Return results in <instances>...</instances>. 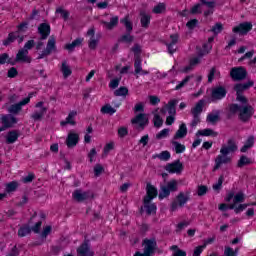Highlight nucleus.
I'll use <instances>...</instances> for the list:
<instances>
[{"mask_svg": "<svg viewBox=\"0 0 256 256\" xmlns=\"http://www.w3.org/2000/svg\"><path fill=\"white\" fill-rule=\"evenodd\" d=\"M120 23H122V25H124L126 28V33H133V23L129 21V17L126 16L125 18L121 19Z\"/></svg>", "mask_w": 256, "mask_h": 256, "instance_id": "obj_39", "label": "nucleus"}, {"mask_svg": "<svg viewBox=\"0 0 256 256\" xmlns=\"http://www.w3.org/2000/svg\"><path fill=\"white\" fill-rule=\"evenodd\" d=\"M140 23L144 29L149 28L151 24V15L147 14L145 11L140 12Z\"/></svg>", "mask_w": 256, "mask_h": 256, "instance_id": "obj_30", "label": "nucleus"}, {"mask_svg": "<svg viewBox=\"0 0 256 256\" xmlns=\"http://www.w3.org/2000/svg\"><path fill=\"white\" fill-rule=\"evenodd\" d=\"M224 255L225 256H237V252L233 250V248L226 246L224 250Z\"/></svg>", "mask_w": 256, "mask_h": 256, "instance_id": "obj_58", "label": "nucleus"}, {"mask_svg": "<svg viewBox=\"0 0 256 256\" xmlns=\"http://www.w3.org/2000/svg\"><path fill=\"white\" fill-rule=\"evenodd\" d=\"M170 249L173 251V256H187V252L181 250L177 245L171 246Z\"/></svg>", "mask_w": 256, "mask_h": 256, "instance_id": "obj_44", "label": "nucleus"}, {"mask_svg": "<svg viewBox=\"0 0 256 256\" xmlns=\"http://www.w3.org/2000/svg\"><path fill=\"white\" fill-rule=\"evenodd\" d=\"M144 209H146L147 215H153L157 211V206L151 203H144Z\"/></svg>", "mask_w": 256, "mask_h": 256, "instance_id": "obj_43", "label": "nucleus"}, {"mask_svg": "<svg viewBox=\"0 0 256 256\" xmlns=\"http://www.w3.org/2000/svg\"><path fill=\"white\" fill-rule=\"evenodd\" d=\"M16 75H19V72L17 71V68L15 67H12L8 70V74L7 76L10 78V79H15V76Z\"/></svg>", "mask_w": 256, "mask_h": 256, "instance_id": "obj_61", "label": "nucleus"}, {"mask_svg": "<svg viewBox=\"0 0 256 256\" xmlns=\"http://www.w3.org/2000/svg\"><path fill=\"white\" fill-rule=\"evenodd\" d=\"M251 29H253L251 22H242L238 26H235L232 31L233 33H238V35H247Z\"/></svg>", "mask_w": 256, "mask_h": 256, "instance_id": "obj_16", "label": "nucleus"}, {"mask_svg": "<svg viewBox=\"0 0 256 256\" xmlns=\"http://www.w3.org/2000/svg\"><path fill=\"white\" fill-rule=\"evenodd\" d=\"M196 135H201V137H217V135H219V133L215 132L213 129L211 128H206L203 130H199Z\"/></svg>", "mask_w": 256, "mask_h": 256, "instance_id": "obj_34", "label": "nucleus"}, {"mask_svg": "<svg viewBox=\"0 0 256 256\" xmlns=\"http://www.w3.org/2000/svg\"><path fill=\"white\" fill-rule=\"evenodd\" d=\"M233 199V203L229 204V209H235V205H239V203H245V194L243 192H238L235 195V192L230 191L227 193L225 201L226 203H231Z\"/></svg>", "mask_w": 256, "mask_h": 256, "instance_id": "obj_6", "label": "nucleus"}, {"mask_svg": "<svg viewBox=\"0 0 256 256\" xmlns=\"http://www.w3.org/2000/svg\"><path fill=\"white\" fill-rule=\"evenodd\" d=\"M38 33L41 35V40L45 41L51 35V26L48 23H41L38 26Z\"/></svg>", "mask_w": 256, "mask_h": 256, "instance_id": "obj_22", "label": "nucleus"}, {"mask_svg": "<svg viewBox=\"0 0 256 256\" xmlns=\"http://www.w3.org/2000/svg\"><path fill=\"white\" fill-rule=\"evenodd\" d=\"M131 123L132 125H138L141 131H143V129L149 125V118L147 117V114L140 113L131 120Z\"/></svg>", "mask_w": 256, "mask_h": 256, "instance_id": "obj_14", "label": "nucleus"}, {"mask_svg": "<svg viewBox=\"0 0 256 256\" xmlns=\"http://www.w3.org/2000/svg\"><path fill=\"white\" fill-rule=\"evenodd\" d=\"M97 43H99V40L95 38H90L88 41L89 49H97Z\"/></svg>", "mask_w": 256, "mask_h": 256, "instance_id": "obj_63", "label": "nucleus"}, {"mask_svg": "<svg viewBox=\"0 0 256 256\" xmlns=\"http://www.w3.org/2000/svg\"><path fill=\"white\" fill-rule=\"evenodd\" d=\"M238 146L235 139L230 138L227 141V144H223L220 153L215 159L214 171H217L222 165H227V163H231V157L227 156L229 153H235L237 151Z\"/></svg>", "mask_w": 256, "mask_h": 256, "instance_id": "obj_2", "label": "nucleus"}, {"mask_svg": "<svg viewBox=\"0 0 256 256\" xmlns=\"http://www.w3.org/2000/svg\"><path fill=\"white\" fill-rule=\"evenodd\" d=\"M5 63H8L10 65H15V62L9 58V54L3 53L0 55V65H5Z\"/></svg>", "mask_w": 256, "mask_h": 256, "instance_id": "obj_42", "label": "nucleus"}, {"mask_svg": "<svg viewBox=\"0 0 256 256\" xmlns=\"http://www.w3.org/2000/svg\"><path fill=\"white\" fill-rule=\"evenodd\" d=\"M212 33H214V35H219V33H221V31H223V24L216 23L212 29H211Z\"/></svg>", "mask_w": 256, "mask_h": 256, "instance_id": "obj_52", "label": "nucleus"}, {"mask_svg": "<svg viewBox=\"0 0 256 256\" xmlns=\"http://www.w3.org/2000/svg\"><path fill=\"white\" fill-rule=\"evenodd\" d=\"M0 123L2 124V129L7 131V129H13L17 125V118L12 114H2L0 117Z\"/></svg>", "mask_w": 256, "mask_h": 256, "instance_id": "obj_7", "label": "nucleus"}, {"mask_svg": "<svg viewBox=\"0 0 256 256\" xmlns=\"http://www.w3.org/2000/svg\"><path fill=\"white\" fill-rule=\"evenodd\" d=\"M104 168L101 166V164H96L94 167V175L95 177H99L101 173H103Z\"/></svg>", "mask_w": 256, "mask_h": 256, "instance_id": "obj_57", "label": "nucleus"}, {"mask_svg": "<svg viewBox=\"0 0 256 256\" xmlns=\"http://www.w3.org/2000/svg\"><path fill=\"white\" fill-rule=\"evenodd\" d=\"M19 139V131L12 130L9 131L6 135V144L7 145H13Z\"/></svg>", "mask_w": 256, "mask_h": 256, "instance_id": "obj_29", "label": "nucleus"}, {"mask_svg": "<svg viewBox=\"0 0 256 256\" xmlns=\"http://www.w3.org/2000/svg\"><path fill=\"white\" fill-rule=\"evenodd\" d=\"M227 97V89L224 86H218L212 89L211 92V102L217 103V101H221V99H225Z\"/></svg>", "mask_w": 256, "mask_h": 256, "instance_id": "obj_10", "label": "nucleus"}, {"mask_svg": "<svg viewBox=\"0 0 256 256\" xmlns=\"http://www.w3.org/2000/svg\"><path fill=\"white\" fill-rule=\"evenodd\" d=\"M205 247H206V244H203L201 246H197L194 249L193 256H201V254L203 253V249H205Z\"/></svg>", "mask_w": 256, "mask_h": 256, "instance_id": "obj_59", "label": "nucleus"}, {"mask_svg": "<svg viewBox=\"0 0 256 256\" xmlns=\"http://www.w3.org/2000/svg\"><path fill=\"white\" fill-rule=\"evenodd\" d=\"M169 128H165L162 131H160L158 134H156V139L161 140L165 139L166 137H169Z\"/></svg>", "mask_w": 256, "mask_h": 256, "instance_id": "obj_51", "label": "nucleus"}, {"mask_svg": "<svg viewBox=\"0 0 256 256\" xmlns=\"http://www.w3.org/2000/svg\"><path fill=\"white\" fill-rule=\"evenodd\" d=\"M191 191L180 192L176 199L171 204V211H177L178 207H185L187 201H189Z\"/></svg>", "mask_w": 256, "mask_h": 256, "instance_id": "obj_5", "label": "nucleus"}, {"mask_svg": "<svg viewBox=\"0 0 256 256\" xmlns=\"http://www.w3.org/2000/svg\"><path fill=\"white\" fill-rule=\"evenodd\" d=\"M60 71L63 74L64 79H67V77H71V74L73 73V71L71 70V67L67 65V61L62 62Z\"/></svg>", "mask_w": 256, "mask_h": 256, "instance_id": "obj_35", "label": "nucleus"}, {"mask_svg": "<svg viewBox=\"0 0 256 256\" xmlns=\"http://www.w3.org/2000/svg\"><path fill=\"white\" fill-rule=\"evenodd\" d=\"M101 24L104 25L106 27V29L111 31L112 29H115V27H117V25H119V17L118 16L112 17L110 19V22L102 20Z\"/></svg>", "mask_w": 256, "mask_h": 256, "instance_id": "obj_31", "label": "nucleus"}, {"mask_svg": "<svg viewBox=\"0 0 256 256\" xmlns=\"http://www.w3.org/2000/svg\"><path fill=\"white\" fill-rule=\"evenodd\" d=\"M114 95L115 97H127V95H129V89L125 86H121L114 91Z\"/></svg>", "mask_w": 256, "mask_h": 256, "instance_id": "obj_40", "label": "nucleus"}, {"mask_svg": "<svg viewBox=\"0 0 256 256\" xmlns=\"http://www.w3.org/2000/svg\"><path fill=\"white\" fill-rule=\"evenodd\" d=\"M198 24H199V20L192 19L186 23V27H188V29L190 30H193L195 29V27H197Z\"/></svg>", "mask_w": 256, "mask_h": 256, "instance_id": "obj_56", "label": "nucleus"}, {"mask_svg": "<svg viewBox=\"0 0 256 256\" xmlns=\"http://www.w3.org/2000/svg\"><path fill=\"white\" fill-rule=\"evenodd\" d=\"M153 123H154V127L159 129V127H163V118H161V116L159 114H155Z\"/></svg>", "mask_w": 256, "mask_h": 256, "instance_id": "obj_49", "label": "nucleus"}, {"mask_svg": "<svg viewBox=\"0 0 256 256\" xmlns=\"http://www.w3.org/2000/svg\"><path fill=\"white\" fill-rule=\"evenodd\" d=\"M185 137H187V124L182 123L176 131L173 139L174 141H177V139H185Z\"/></svg>", "mask_w": 256, "mask_h": 256, "instance_id": "obj_28", "label": "nucleus"}, {"mask_svg": "<svg viewBox=\"0 0 256 256\" xmlns=\"http://www.w3.org/2000/svg\"><path fill=\"white\" fill-rule=\"evenodd\" d=\"M171 42L170 43H165L168 49V53L170 55H173L175 51H177V43H179V34H172L170 35Z\"/></svg>", "mask_w": 256, "mask_h": 256, "instance_id": "obj_23", "label": "nucleus"}, {"mask_svg": "<svg viewBox=\"0 0 256 256\" xmlns=\"http://www.w3.org/2000/svg\"><path fill=\"white\" fill-rule=\"evenodd\" d=\"M43 105H44L43 101H40L35 105L36 109H40V110H35L31 114V119H33V121H42L43 117L47 115V107Z\"/></svg>", "mask_w": 256, "mask_h": 256, "instance_id": "obj_11", "label": "nucleus"}, {"mask_svg": "<svg viewBox=\"0 0 256 256\" xmlns=\"http://www.w3.org/2000/svg\"><path fill=\"white\" fill-rule=\"evenodd\" d=\"M230 77L233 81H245L247 79V69L243 66L233 67L230 70Z\"/></svg>", "mask_w": 256, "mask_h": 256, "instance_id": "obj_8", "label": "nucleus"}, {"mask_svg": "<svg viewBox=\"0 0 256 256\" xmlns=\"http://www.w3.org/2000/svg\"><path fill=\"white\" fill-rule=\"evenodd\" d=\"M177 101L176 99L170 100L168 104L166 105V110L168 111L169 115H177Z\"/></svg>", "mask_w": 256, "mask_h": 256, "instance_id": "obj_33", "label": "nucleus"}, {"mask_svg": "<svg viewBox=\"0 0 256 256\" xmlns=\"http://www.w3.org/2000/svg\"><path fill=\"white\" fill-rule=\"evenodd\" d=\"M157 195H158L157 188H155V186L148 183L146 186V196L143 199L144 203H151V201H153V199H155Z\"/></svg>", "mask_w": 256, "mask_h": 256, "instance_id": "obj_18", "label": "nucleus"}, {"mask_svg": "<svg viewBox=\"0 0 256 256\" xmlns=\"http://www.w3.org/2000/svg\"><path fill=\"white\" fill-rule=\"evenodd\" d=\"M116 112L117 110L115 108H112V106L109 104H106L101 108V113H104L106 115H113Z\"/></svg>", "mask_w": 256, "mask_h": 256, "instance_id": "obj_46", "label": "nucleus"}, {"mask_svg": "<svg viewBox=\"0 0 256 256\" xmlns=\"http://www.w3.org/2000/svg\"><path fill=\"white\" fill-rule=\"evenodd\" d=\"M160 161H169L171 159V153L169 151H162L160 154L156 155Z\"/></svg>", "mask_w": 256, "mask_h": 256, "instance_id": "obj_48", "label": "nucleus"}, {"mask_svg": "<svg viewBox=\"0 0 256 256\" xmlns=\"http://www.w3.org/2000/svg\"><path fill=\"white\" fill-rule=\"evenodd\" d=\"M143 245H144V251L146 253H149L150 255H153V253H155V249L157 247V240H155V238L144 239Z\"/></svg>", "mask_w": 256, "mask_h": 256, "instance_id": "obj_21", "label": "nucleus"}, {"mask_svg": "<svg viewBox=\"0 0 256 256\" xmlns=\"http://www.w3.org/2000/svg\"><path fill=\"white\" fill-rule=\"evenodd\" d=\"M35 179V174L30 173L29 175L22 178V181L24 183H33V180Z\"/></svg>", "mask_w": 256, "mask_h": 256, "instance_id": "obj_64", "label": "nucleus"}, {"mask_svg": "<svg viewBox=\"0 0 256 256\" xmlns=\"http://www.w3.org/2000/svg\"><path fill=\"white\" fill-rule=\"evenodd\" d=\"M171 143H172V146L174 147L175 153H177V154L184 153L185 145L175 141V139H173Z\"/></svg>", "mask_w": 256, "mask_h": 256, "instance_id": "obj_41", "label": "nucleus"}, {"mask_svg": "<svg viewBox=\"0 0 256 256\" xmlns=\"http://www.w3.org/2000/svg\"><path fill=\"white\" fill-rule=\"evenodd\" d=\"M165 170L168 171V173H181L183 171V163H181V160H176L173 163H169L165 166Z\"/></svg>", "mask_w": 256, "mask_h": 256, "instance_id": "obj_20", "label": "nucleus"}, {"mask_svg": "<svg viewBox=\"0 0 256 256\" xmlns=\"http://www.w3.org/2000/svg\"><path fill=\"white\" fill-rule=\"evenodd\" d=\"M79 143V134L70 132L66 138V145L69 149L76 147Z\"/></svg>", "mask_w": 256, "mask_h": 256, "instance_id": "obj_24", "label": "nucleus"}, {"mask_svg": "<svg viewBox=\"0 0 256 256\" xmlns=\"http://www.w3.org/2000/svg\"><path fill=\"white\" fill-rule=\"evenodd\" d=\"M31 234V228L29 226H22L18 230V237H27Z\"/></svg>", "mask_w": 256, "mask_h": 256, "instance_id": "obj_45", "label": "nucleus"}, {"mask_svg": "<svg viewBox=\"0 0 256 256\" xmlns=\"http://www.w3.org/2000/svg\"><path fill=\"white\" fill-rule=\"evenodd\" d=\"M131 51L134 53V67L136 68V73H139L141 71V45L134 44V46L131 48Z\"/></svg>", "mask_w": 256, "mask_h": 256, "instance_id": "obj_13", "label": "nucleus"}, {"mask_svg": "<svg viewBox=\"0 0 256 256\" xmlns=\"http://www.w3.org/2000/svg\"><path fill=\"white\" fill-rule=\"evenodd\" d=\"M73 199L75 201H78V203H82V201H87L88 199H93L94 194L91 192V190L83 191L81 189H77L73 192Z\"/></svg>", "mask_w": 256, "mask_h": 256, "instance_id": "obj_12", "label": "nucleus"}, {"mask_svg": "<svg viewBox=\"0 0 256 256\" xmlns=\"http://www.w3.org/2000/svg\"><path fill=\"white\" fill-rule=\"evenodd\" d=\"M55 51V37L51 36L48 39L46 49H44L38 56L37 59H45V57H49L51 53Z\"/></svg>", "mask_w": 256, "mask_h": 256, "instance_id": "obj_15", "label": "nucleus"}, {"mask_svg": "<svg viewBox=\"0 0 256 256\" xmlns=\"http://www.w3.org/2000/svg\"><path fill=\"white\" fill-rule=\"evenodd\" d=\"M56 13H59L61 15L62 19H64V21H67V19H69V11H67L63 8H57Z\"/></svg>", "mask_w": 256, "mask_h": 256, "instance_id": "obj_53", "label": "nucleus"}, {"mask_svg": "<svg viewBox=\"0 0 256 256\" xmlns=\"http://www.w3.org/2000/svg\"><path fill=\"white\" fill-rule=\"evenodd\" d=\"M83 45V38H76L72 43L66 44L65 49L69 51L70 53H73L75 51L76 47H81Z\"/></svg>", "mask_w": 256, "mask_h": 256, "instance_id": "obj_32", "label": "nucleus"}, {"mask_svg": "<svg viewBox=\"0 0 256 256\" xmlns=\"http://www.w3.org/2000/svg\"><path fill=\"white\" fill-rule=\"evenodd\" d=\"M77 254L80 256H94L95 253L91 251L89 246V240H84V242L77 248Z\"/></svg>", "mask_w": 256, "mask_h": 256, "instance_id": "obj_17", "label": "nucleus"}, {"mask_svg": "<svg viewBox=\"0 0 256 256\" xmlns=\"http://www.w3.org/2000/svg\"><path fill=\"white\" fill-rule=\"evenodd\" d=\"M224 177L220 176L218 179V182L216 184H213L212 189H214V191H221V187H223V181H224Z\"/></svg>", "mask_w": 256, "mask_h": 256, "instance_id": "obj_54", "label": "nucleus"}, {"mask_svg": "<svg viewBox=\"0 0 256 256\" xmlns=\"http://www.w3.org/2000/svg\"><path fill=\"white\" fill-rule=\"evenodd\" d=\"M17 187H19V183L17 181H12L6 184L7 193H13V191H17Z\"/></svg>", "mask_w": 256, "mask_h": 256, "instance_id": "obj_47", "label": "nucleus"}, {"mask_svg": "<svg viewBox=\"0 0 256 256\" xmlns=\"http://www.w3.org/2000/svg\"><path fill=\"white\" fill-rule=\"evenodd\" d=\"M34 47H35V40H29L25 43L22 49H24L25 51H29Z\"/></svg>", "mask_w": 256, "mask_h": 256, "instance_id": "obj_62", "label": "nucleus"}, {"mask_svg": "<svg viewBox=\"0 0 256 256\" xmlns=\"http://www.w3.org/2000/svg\"><path fill=\"white\" fill-rule=\"evenodd\" d=\"M179 190V183L177 182V180L172 179L170 181H168L166 183V185H162L160 186V192L158 195V199L163 200L167 197H169V195H171V193H175V191Z\"/></svg>", "mask_w": 256, "mask_h": 256, "instance_id": "obj_4", "label": "nucleus"}, {"mask_svg": "<svg viewBox=\"0 0 256 256\" xmlns=\"http://www.w3.org/2000/svg\"><path fill=\"white\" fill-rule=\"evenodd\" d=\"M255 85V82L253 80H250L246 83H238L234 85V91L236 92V101L238 103H241V105H247L249 103V100L243 93L245 91H248V89H251Z\"/></svg>", "mask_w": 256, "mask_h": 256, "instance_id": "obj_3", "label": "nucleus"}, {"mask_svg": "<svg viewBox=\"0 0 256 256\" xmlns=\"http://www.w3.org/2000/svg\"><path fill=\"white\" fill-rule=\"evenodd\" d=\"M17 39H19V35H17V33L15 32L9 33L7 39L3 41L4 47H9V45H11V43H15Z\"/></svg>", "mask_w": 256, "mask_h": 256, "instance_id": "obj_36", "label": "nucleus"}, {"mask_svg": "<svg viewBox=\"0 0 256 256\" xmlns=\"http://www.w3.org/2000/svg\"><path fill=\"white\" fill-rule=\"evenodd\" d=\"M247 207H251V204H240L239 206H235L234 205V213H236V214H239V213H241L242 211H245V209L247 208Z\"/></svg>", "mask_w": 256, "mask_h": 256, "instance_id": "obj_55", "label": "nucleus"}, {"mask_svg": "<svg viewBox=\"0 0 256 256\" xmlns=\"http://www.w3.org/2000/svg\"><path fill=\"white\" fill-rule=\"evenodd\" d=\"M32 58L29 56V51L21 48L16 54L15 61L13 63H31Z\"/></svg>", "mask_w": 256, "mask_h": 256, "instance_id": "obj_19", "label": "nucleus"}, {"mask_svg": "<svg viewBox=\"0 0 256 256\" xmlns=\"http://www.w3.org/2000/svg\"><path fill=\"white\" fill-rule=\"evenodd\" d=\"M238 113V119L242 123H249L251 121V117L255 115V108L249 104H229L228 105V113H227V118L231 119L235 117V115Z\"/></svg>", "mask_w": 256, "mask_h": 256, "instance_id": "obj_1", "label": "nucleus"}, {"mask_svg": "<svg viewBox=\"0 0 256 256\" xmlns=\"http://www.w3.org/2000/svg\"><path fill=\"white\" fill-rule=\"evenodd\" d=\"M251 163H253V161L251 160V158L245 156V155H242L240 157V159L238 160V163H237V167L239 169H242V167H245L247 165H251Z\"/></svg>", "mask_w": 256, "mask_h": 256, "instance_id": "obj_38", "label": "nucleus"}, {"mask_svg": "<svg viewBox=\"0 0 256 256\" xmlns=\"http://www.w3.org/2000/svg\"><path fill=\"white\" fill-rule=\"evenodd\" d=\"M203 107H205V100H199L195 107L191 109V115L196 117H201V114L203 113Z\"/></svg>", "mask_w": 256, "mask_h": 256, "instance_id": "obj_27", "label": "nucleus"}, {"mask_svg": "<svg viewBox=\"0 0 256 256\" xmlns=\"http://www.w3.org/2000/svg\"><path fill=\"white\" fill-rule=\"evenodd\" d=\"M75 117H77V111H70L66 119L60 122L61 127H65V125H77V122H75Z\"/></svg>", "mask_w": 256, "mask_h": 256, "instance_id": "obj_26", "label": "nucleus"}, {"mask_svg": "<svg viewBox=\"0 0 256 256\" xmlns=\"http://www.w3.org/2000/svg\"><path fill=\"white\" fill-rule=\"evenodd\" d=\"M207 191H208L207 186H205V185L198 186V192L197 193H198L199 197H203V195H206Z\"/></svg>", "mask_w": 256, "mask_h": 256, "instance_id": "obj_60", "label": "nucleus"}, {"mask_svg": "<svg viewBox=\"0 0 256 256\" xmlns=\"http://www.w3.org/2000/svg\"><path fill=\"white\" fill-rule=\"evenodd\" d=\"M166 9V6L164 3H159L158 5H156L154 8H153V13H156V15H159L161 13H163V11H165Z\"/></svg>", "mask_w": 256, "mask_h": 256, "instance_id": "obj_50", "label": "nucleus"}, {"mask_svg": "<svg viewBox=\"0 0 256 256\" xmlns=\"http://www.w3.org/2000/svg\"><path fill=\"white\" fill-rule=\"evenodd\" d=\"M133 41H135V36L131 35V32H126L118 39V43L131 44Z\"/></svg>", "mask_w": 256, "mask_h": 256, "instance_id": "obj_37", "label": "nucleus"}, {"mask_svg": "<svg viewBox=\"0 0 256 256\" xmlns=\"http://www.w3.org/2000/svg\"><path fill=\"white\" fill-rule=\"evenodd\" d=\"M207 123L215 125L218 121H221V111L213 110L212 113H209L206 118Z\"/></svg>", "mask_w": 256, "mask_h": 256, "instance_id": "obj_25", "label": "nucleus"}, {"mask_svg": "<svg viewBox=\"0 0 256 256\" xmlns=\"http://www.w3.org/2000/svg\"><path fill=\"white\" fill-rule=\"evenodd\" d=\"M31 97H33V93H30L28 97L24 98L22 101L12 104L8 108V113H10V115H19L23 109V106L27 105L31 101Z\"/></svg>", "mask_w": 256, "mask_h": 256, "instance_id": "obj_9", "label": "nucleus"}]
</instances>
